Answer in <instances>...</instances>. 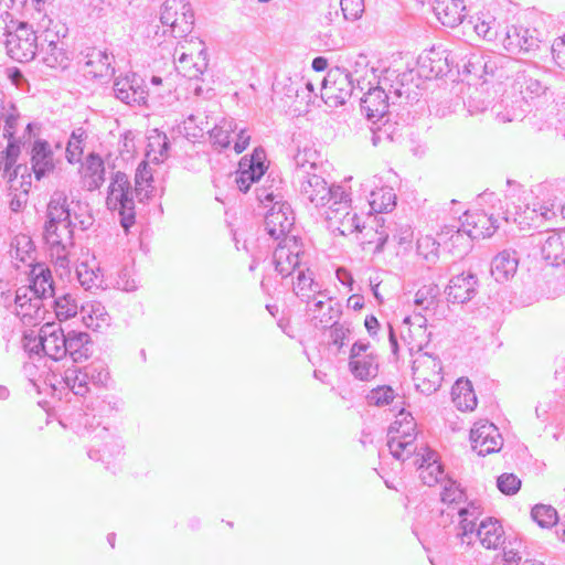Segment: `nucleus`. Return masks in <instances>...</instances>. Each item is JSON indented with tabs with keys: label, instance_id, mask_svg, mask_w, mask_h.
Wrapping results in <instances>:
<instances>
[{
	"label": "nucleus",
	"instance_id": "49530a36",
	"mask_svg": "<svg viewBox=\"0 0 565 565\" xmlns=\"http://www.w3.org/2000/svg\"><path fill=\"white\" fill-rule=\"evenodd\" d=\"M519 63L504 55L484 54L483 61V83L490 78H502L508 76V72L512 71Z\"/></svg>",
	"mask_w": 565,
	"mask_h": 565
},
{
	"label": "nucleus",
	"instance_id": "6e6552de",
	"mask_svg": "<svg viewBox=\"0 0 565 565\" xmlns=\"http://www.w3.org/2000/svg\"><path fill=\"white\" fill-rule=\"evenodd\" d=\"M35 125L29 122L25 127L23 138H28L23 146L30 157L29 172L34 174L36 180L50 175L60 163V158L56 157L55 151H60L62 146L60 142L54 146L47 140L42 138L32 139L33 129Z\"/></svg>",
	"mask_w": 565,
	"mask_h": 565
},
{
	"label": "nucleus",
	"instance_id": "f3484780",
	"mask_svg": "<svg viewBox=\"0 0 565 565\" xmlns=\"http://www.w3.org/2000/svg\"><path fill=\"white\" fill-rule=\"evenodd\" d=\"M459 67L457 55L441 46L422 53L417 60V73L425 79L445 76Z\"/></svg>",
	"mask_w": 565,
	"mask_h": 565
},
{
	"label": "nucleus",
	"instance_id": "f8f14e48",
	"mask_svg": "<svg viewBox=\"0 0 565 565\" xmlns=\"http://www.w3.org/2000/svg\"><path fill=\"white\" fill-rule=\"evenodd\" d=\"M210 143L213 149L222 151L231 147L236 153H242L249 145L250 134L245 127H239L234 118L222 117L213 121L210 130Z\"/></svg>",
	"mask_w": 565,
	"mask_h": 565
},
{
	"label": "nucleus",
	"instance_id": "2f4dec72",
	"mask_svg": "<svg viewBox=\"0 0 565 565\" xmlns=\"http://www.w3.org/2000/svg\"><path fill=\"white\" fill-rule=\"evenodd\" d=\"M412 370L414 380L428 382L427 391H436L441 380V363L437 358L427 354L420 355L414 360Z\"/></svg>",
	"mask_w": 565,
	"mask_h": 565
},
{
	"label": "nucleus",
	"instance_id": "a19ab883",
	"mask_svg": "<svg viewBox=\"0 0 565 565\" xmlns=\"http://www.w3.org/2000/svg\"><path fill=\"white\" fill-rule=\"evenodd\" d=\"M541 244L542 257L551 266L565 264V230L547 233Z\"/></svg>",
	"mask_w": 565,
	"mask_h": 565
},
{
	"label": "nucleus",
	"instance_id": "6e6d98bb",
	"mask_svg": "<svg viewBox=\"0 0 565 565\" xmlns=\"http://www.w3.org/2000/svg\"><path fill=\"white\" fill-rule=\"evenodd\" d=\"M440 289L436 284L422 286L415 294L414 303L423 311H434L438 303Z\"/></svg>",
	"mask_w": 565,
	"mask_h": 565
},
{
	"label": "nucleus",
	"instance_id": "b1692460",
	"mask_svg": "<svg viewBox=\"0 0 565 565\" xmlns=\"http://www.w3.org/2000/svg\"><path fill=\"white\" fill-rule=\"evenodd\" d=\"M388 76L380 79L377 86L369 85L367 92L359 97L361 110L369 120L376 121L382 119L388 109L391 95L386 93Z\"/></svg>",
	"mask_w": 565,
	"mask_h": 565
},
{
	"label": "nucleus",
	"instance_id": "ea45409f",
	"mask_svg": "<svg viewBox=\"0 0 565 565\" xmlns=\"http://www.w3.org/2000/svg\"><path fill=\"white\" fill-rule=\"evenodd\" d=\"M303 87V78L299 75L279 74L273 83V94L286 105L300 97Z\"/></svg>",
	"mask_w": 565,
	"mask_h": 565
},
{
	"label": "nucleus",
	"instance_id": "c9c22d12",
	"mask_svg": "<svg viewBox=\"0 0 565 565\" xmlns=\"http://www.w3.org/2000/svg\"><path fill=\"white\" fill-rule=\"evenodd\" d=\"M345 65L341 67L356 84L359 93H362L371 85L370 77L373 76V68L370 67V61L365 54L359 53L345 57Z\"/></svg>",
	"mask_w": 565,
	"mask_h": 565
},
{
	"label": "nucleus",
	"instance_id": "58836bf2",
	"mask_svg": "<svg viewBox=\"0 0 565 565\" xmlns=\"http://www.w3.org/2000/svg\"><path fill=\"white\" fill-rule=\"evenodd\" d=\"M66 345V356L68 355L74 363H82L88 360L94 352V343L90 335L83 331H67Z\"/></svg>",
	"mask_w": 565,
	"mask_h": 565
},
{
	"label": "nucleus",
	"instance_id": "20e7f679",
	"mask_svg": "<svg viewBox=\"0 0 565 565\" xmlns=\"http://www.w3.org/2000/svg\"><path fill=\"white\" fill-rule=\"evenodd\" d=\"M109 380L110 374L107 364L102 360H96L84 367L72 365L60 375L52 374L50 381L54 393L62 394L63 391H67L66 395L72 393L77 397L75 403H81L79 398H84L83 402L89 398L92 387H107Z\"/></svg>",
	"mask_w": 565,
	"mask_h": 565
},
{
	"label": "nucleus",
	"instance_id": "1a4fd4ad",
	"mask_svg": "<svg viewBox=\"0 0 565 565\" xmlns=\"http://www.w3.org/2000/svg\"><path fill=\"white\" fill-rule=\"evenodd\" d=\"M66 335L67 332L60 323L46 322L41 327L36 337L24 333L22 345L30 353H43L54 361H60L66 356Z\"/></svg>",
	"mask_w": 565,
	"mask_h": 565
},
{
	"label": "nucleus",
	"instance_id": "aec40b11",
	"mask_svg": "<svg viewBox=\"0 0 565 565\" xmlns=\"http://www.w3.org/2000/svg\"><path fill=\"white\" fill-rule=\"evenodd\" d=\"M370 350V342L355 341L350 350L349 370L360 381H371L379 373L377 355Z\"/></svg>",
	"mask_w": 565,
	"mask_h": 565
},
{
	"label": "nucleus",
	"instance_id": "e2e57ef3",
	"mask_svg": "<svg viewBox=\"0 0 565 565\" xmlns=\"http://www.w3.org/2000/svg\"><path fill=\"white\" fill-rule=\"evenodd\" d=\"M81 7L86 19L96 22L108 14L109 3L106 0H81Z\"/></svg>",
	"mask_w": 565,
	"mask_h": 565
},
{
	"label": "nucleus",
	"instance_id": "09e8293b",
	"mask_svg": "<svg viewBox=\"0 0 565 565\" xmlns=\"http://www.w3.org/2000/svg\"><path fill=\"white\" fill-rule=\"evenodd\" d=\"M499 547L502 553L494 557V565H520L523 557V542L516 535H509V539Z\"/></svg>",
	"mask_w": 565,
	"mask_h": 565
},
{
	"label": "nucleus",
	"instance_id": "13d9d810",
	"mask_svg": "<svg viewBox=\"0 0 565 565\" xmlns=\"http://www.w3.org/2000/svg\"><path fill=\"white\" fill-rule=\"evenodd\" d=\"M87 139V134L84 128L79 127L72 131L68 139L65 153L67 161L73 164L81 161L84 152V143Z\"/></svg>",
	"mask_w": 565,
	"mask_h": 565
},
{
	"label": "nucleus",
	"instance_id": "ddd939ff",
	"mask_svg": "<svg viewBox=\"0 0 565 565\" xmlns=\"http://www.w3.org/2000/svg\"><path fill=\"white\" fill-rule=\"evenodd\" d=\"M358 92L356 84L340 66L330 68L321 84V97L330 107L344 105Z\"/></svg>",
	"mask_w": 565,
	"mask_h": 565
},
{
	"label": "nucleus",
	"instance_id": "3c124183",
	"mask_svg": "<svg viewBox=\"0 0 565 565\" xmlns=\"http://www.w3.org/2000/svg\"><path fill=\"white\" fill-rule=\"evenodd\" d=\"M38 54L42 62L49 67H62L67 65L68 56L64 41L52 44H39Z\"/></svg>",
	"mask_w": 565,
	"mask_h": 565
},
{
	"label": "nucleus",
	"instance_id": "4be33fe9",
	"mask_svg": "<svg viewBox=\"0 0 565 565\" xmlns=\"http://www.w3.org/2000/svg\"><path fill=\"white\" fill-rule=\"evenodd\" d=\"M294 221L295 217L289 205L275 203L265 215V231L271 238L279 241L277 246L285 243V239L288 237H295L301 244L297 236L289 235Z\"/></svg>",
	"mask_w": 565,
	"mask_h": 565
},
{
	"label": "nucleus",
	"instance_id": "a18cd8bd",
	"mask_svg": "<svg viewBox=\"0 0 565 565\" xmlns=\"http://www.w3.org/2000/svg\"><path fill=\"white\" fill-rule=\"evenodd\" d=\"M62 209L65 211L62 215L66 221H71L73 228H81L82 231L92 225V216L88 211V205L81 201L72 200L68 202L64 193V202Z\"/></svg>",
	"mask_w": 565,
	"mask_h": 565
},
{
	"label": "nucleus",
	"instance_id": "39448f33",
	"mask_svg": "<svg viewBox=\"0 0 565 565\" xmlns=\"http://www.w3.org/2000/svg\"><path fill=\"white\" fill-rule=\"evenodd\" d=\"M479 515V507L475 503L459 508L457 511L458 524L455 527L456 537L461 544L466 545H471L477 537L483 547L488 550L499 548L509 539V535H505L501 523L493 518L482 520L476 529V521Z\"/></svg>",
	"mask_w": 565,
	"mask_h": 565
},
{
	"label": "nucleus",
	"instance_id": "9b49d317",
	"mask_svg": "<svg viewBox=\"0 0 565 565\" xmlns=\"http://www.w3.org/2000/svg\"><path fill=\"white\" fill-rule=\"evenodd\" d=\"M415 429L416 423L412 415L402 411L387 431V447L395 459L404 461L415 454Z\"/></svg>",
	"mask_w": 565,
	"mask_h": 565
},
{
	"label": "nucleus",
	"instance_id": "bb28decb",
	"mask_svg": "<svg viewBox=\"0 0 565 565\" xmlns=\"http://www.w3.org/2000/svg\"><path fill=\"white\" fill-rule=\"evenodd\" d=\"M114 95L127 105H143L148 97V90L143 79L135 73L115 78Z\"/></svg>",
	"mask_w": 565,
	"mask_h": 565
},
{
	"label": "nucleus",
	"instance_id": "5701e85b",
	"mask_svg": "<svg viewBox=\"0 0 565 565\" xmlns=\"http://www.w3.org/2000/svg\"><path fill=\"white\" fill-rule=\"evenodd\" d=\"M471 447L479 456H487L500 451L503 438L498 427L489 420L475 423L470 430Z\"/></svg>",
	"mask_w": 565,
	"mask_h": 565
},
{
	"label": "nucleus",
	"instance_id": "5fc2aeb1",
	"mask_svg": "<svg viewBox=\"0 0 565 565\" xmlns=\"http://www.w3.org/2000/svg\"><path fill=\"white\" fill-rule=\"evenodd\" d=\"M33 24H36L38 32L41 31V42L39 44H52L55 42L63 41L66 34V28L60 23H54L52 19L47 17V21L30 20Z\"/></svg>",
	"mask_w": 565,
	"mask_h": 565
},
{
	"label": "nucleus",
	"instance_id": "4d7b16f0",
	"mask_svg": "<svg viewBox=\"0 0 565 565\" xmlns=\"http://www.w3.org/2000/svg\"><path fill=\"white\" fill-rule=\"evenodd\" d=\"M76 275L79 284L87 290L99 288L103 284L100 268L88 263H81L76 268Z\"/></svg>",
	"mask_w": 565,
	"mask_h": 565
},
{
	"label": "nucleus",
	"instance_id": "f03ea898",
	"mask_svg": "<svg viewBox=\"0 0 565 565\" xmlns=\"http://www.w3.org/2000/svg\"><path fill=\"white\" fill-rule=\"evenodd\" d=\"M302 257V244L295 237H288L285 243L275 248L271 263L282 278L297 273L296 279H292V291L301 302L307 305L327 289H322L321 285L315 280V273L303 264Z\"/></svg>",
	"mask_w": 565,
	"mask_h": 565
},
{
	"label": "nucleus",
	"instance_id": "dca6fc26",
	"mask_svg": "<svg viewBox=\"0 0 565 565\" xmlns=\"http://www.w3.org/2000/svg\"><path fill=\"white\" fill-rule=\"evenodd\" d=\"M160 22L169 28L172 36H185L192 31L194 24L191 4L185 0H166L161 6Z\"/></svg>",
	"mask_w": 565,
	"mask_h": 565
},
{
	"label": "nucleus",
	"instance_id": "72a5a7b5",
	"mask_svg": "<svg viewBox=\"0 0 565 565\" xmlns=\"http://www.w3.org/2000/svg\"><path fill=\"white\" fill-rule=\"evenodd\" d=\"M30 295L45 301L55 296L54 282L51 270L43 264H36L30 271Z\"/></svg>",
	"mask_w": 565,
	"mask_h": 565
},
{
	"label": "nucleus",
	"instance_id": "052dcab7",
	"mask_svg": "<svg viewBox=\"0 0 565 565\" xmlns=\"http://www.w3.org/2000/svg\"><path fill=\"white\" fill-rule=\"evenodd\" d=\"M531 516L539 526L546 529L552 527L558 521L557 511L546 504H536L531 511Z\"/></svg>",
	"mask_w": 565,
	"mask_h": 565
},
{
	"label": "nucleus",
	"instance_id": "4468645a",
	"mask_svg": "<svg viewBox=\"0 0 565 565\" xmlns=\"http://www.w3.org/2000/svg\"><path fill=\"white\" fill-rule=\"evenodd\" d=\"M29 22L20 21L14 32L9 34L3 44L7 54L19 63H28L35 58L39 51V36Z\"/></svg>",
	"mask_w": 565,
	"mask_h": 565
},
{
	"label": "nucleus",
	"instance_id": "423d86ee",
	"mask_svg": "<svg viewBox=\"0 0 565 565\" xmlns=\"http://www.w3.org/2000/svg\"><path fill=\"white\" fill-rule=\"evenodd\" d=\"M64 202V192L55 191L50 199L46 212V222L44 225L43 237L50 246L52 255L61 266L67 263L68 248L73 246V232L71 221H66L62 215L65 211L62 209Z\"/></svg>",
	"mask_w": 565,
	"mask_h": 565
},
{
	"label": "nucleus",
	"instance_id": "473e14b6",
	"mask_svg": "<svg viewBox=\"0 0 565 565\" xmlns=\"http://www.w3.org/2000/svg\"><path fill=\"white\" fill-rule=\"evenodd\" d=\"M6 150L0 153V171H3V177L7 179L9 190L14 192L29 193L32 185V177L29 168L25 164H18L12 169L17 161L7 164L3 158Z\"/></svg>",
	"mask_w": 565,
	"mask_h": 565
},
{
	"label": "nucleus",
	"instance_id": "f704fd0d",
	"mask_svg": "<svg viewBox=\"0 0 565 565\" xmlns=\"http://www.w3.org/2000/svg\"><path fill=\"white\" fill-rule=\"evenodd\" d=\"M20 119V113L18 111L15 105L9 106L8 111L3 116V136L8 139V146L6 148V153L3 158L7 160V164H10L12 161H17L21 153V141L17 139L14 136L17 134V127Z\"/></svg>",
	"mask_w": 565,
	"mask_h": 565
},
{
	"label": "nucleus",
	"instance_id": "7ed1b4c3",
	"mask_svg": "<svg viewBox=\"0 0 565 565\" xmlns=\"http://www.w3.org/2000/svg\"><path fill=\"white\" fill-rule=\"evenodd\" d=\"M294 183L305 203L320 211L332 200L335 190L341 185L329 184L323 177L322 168L318 164L319 154L312 148L299 150L295 157Z\"/></svg>",
	"mask_w": 565,
	"mask_h": 565
},
{
	"label": "nucleus",
	"instance_id": "f257e3e1",
	"mask_svg": "<svg viewBox=\"0 0 565 565\" xmlns=\"http://www.w3.org/2000/svg\"><path fill=\"white\" fill-rule=\"evenodd\" d=\"M96 415L93 414L92 420L88 413L81 411H71L62 413L60 424L72 429L82 437H90L87 455L92 460L100 461L107 469L119 461L124 456V445L121 439L113 434L110 429L102 425L98 420L95 425Z\"/></svg>",
	"mask_w": 565,
	"mask_h": 565
},
{
	"label": "nucleus",
	"instance_id": "7c9ffc66",
	"mask_svg": "<svg viewBox=\"0 0 565 565\" xmlns=\"http://www.w3.org/2000/svg\"><path fill=\"white\" fill-rule=\"evenodd\" d=\"M478 279L472 273H462L452 277L446 287L448 301L452 303H466L477 294Z\"/></svg>",
	"mask_w": 565,
	"mask_h": 565
},
{
	"label": "nucleus",
	"instance_id": "0eeeda50",
	"mask_svg": "<svg viewBox=\"0 0 565 565\" xmlns=\"http://www.w3.org/2000/svg\"><path fill=\"white\" fill-rule=\"evenodd\" d=\"M350 203V195L341 188L335 190V194L326 207L319 211L329 231L347 236L366 228L361 224L358 213L352 211Z\"/></svg>",
	"mask_w": 565,
	"mask_h": 565
},
{
	"label": "nucleus",
	"instance_id": "37998d69",
	"mask_svg": "<svg viewBox=\"0 0 565 565\" xmlns=\"http://www.w3.org/2000/svg\"><path fill=\"white\" fill-rule=\"evenodd\" d=\"M433 9L438 21L449 28L460 24L465 17L462 0H435Z\"/></svg>",
	"mask_w": 565,
	"mask_h": 565
},
{
	"label": "nucleus",
	"instance_id": "de8ad7c7",
	"mask_svg": "<svg viewBox=\"0 0 565 565\" xmlns=\"http://www.w3.org/2000/svg\"><path fill=\"white\" fill-rule=\"evenodd\" d=\"M83 323L94 331H98L109 324V315L100 302H86L81 306Z\"/></svg>",
	"mask_w": 565,
	"mask_h": 565
},
{
	"label": "nucleus",
	"instance_id": "c85d7f7f",
	"mask_svg": "<svg viewBox=\"0 0 565 565\" xmlns=\"http://www.w3.org/2000/svg\"><path fill=\"white\" fill-rule=\"evenodd\" d=\"M122 406L124 402L120 397L115 395H105L103 398L89 397L87 401L81 402V406L74 404L73 406L66 407L63 413L81 411L82 413H88L90 420L93 418V414H95L96 419L94 424L96 425L98 420L103 423L104 417H109L120 412Z\"/></svg>",
	"mask_w": 565,
	"mask_h": 565
},
{
	"label": "nucleus",
	"instance_id": "9d476101",
	"mask_svg": "<svg viewBox=\"0 0 565 565\" xmlns=\"http://www.w3.org/2000/svg\"><path fill=\"white\" fill-rule=\"evenodd\" d=\"M107 207L110 211L118 212L120 225L128 231L136 221L134 192L126 173L117 171L108 186L106 198Z\"/></svg>",
	"mask_w": 565,
	"mask_h": 565
},
{
	"label": "nucleus",
	"instance_id": "e433bc0d",
	"mask_svg": "<svg viewBox=\"0 0 565 565\" xmlns=\"http://www.w3.org/2000/svg\"><path fill=\"white\" fill-rule=\"evenodd\" d=\"M81 179L87 191L98 190L105 182V164L102 157L90 152L82 164Z\"/></svg>",
	"mask_w": 565,
	"mask_h": 565
},
{
	"label": "nucleus",
	"instance_id": "4c0bfd02",
	"mask_svg": "<svg viewBox=\"0 0 565 565\" xmlns=\"http://www.w3.org/2000/svg\"><path fill=\"white\" fill-rule=\"evenodd\" d=\"M416 458L418 465L419 478L424 484L433 487L441 483L447 476L444 473L441 463L437 461V455L430 449H424V452Z\"/></svg>",
	"mask_w": 565,
	"mask_h": 565
},
{
	"label": "nucleus",
	"instance_id": "c756f323",
	"mask_svg": "<svg viewBox=\"0 0 565 565\" xmlns=\"http://www.w3.org/2000/svg\"><path fill=\"white\" fill-rule=\"evenodd\" d=\"M522 100L518 99L512 90L508 88L502 94L501 99L491 106V114L502 124L522 120L529 113L525 103Z\"/></svg>",
	"mask_w": 565,
	"mask_h": 565
},
{
	"label": "nucleus",
	"instance_id": "6ab92c4d",
	"mask_svg": "<svg viewBox=\"0 0 565 565\" xmlns=\"http://www.w3.org/2000/svg\"><path fill=\"white\" fill-rule=\"evenodd\" d=\"M306 315L315 328L327 329L340 319L342 306L327 290L307 303Z\"/></svg>",
	"mask_w": 565,
	"mask_h": 565
},
{
	"label": "nucleus",
	"instance_id": "69168bd1",
	"mask_svg": "<svg viewBox=\"0 0 565 565\" xmlns=\"http://www.w3.org/2000/svg\"><path fill=\"white\" fill-rule=\"evenodd\" d=\"M9 3L6 0H0V43H6L9 34L14 32L15 25L19 24L14 21L11 13L9 12ZM12 8V4H11Z\"/></svg>",
	"mask_w": 565,
	"mask_h": 565
},
{
	"label": "nucleus",
	"instance_id": "412c9836",
	"mask_svg": "<svg viewBox=\"0 0 565 565\" xmlns=\"http://www.w3.org/2000/svg\"><path fill=\"white\" fill-rule=\"evenodd\" d=\"M509 88L518 99H523L527 111L531 109V104L543 96L547 89L546 85L536 77L534 67L518 70Z\"/></svg>",
	"mask_w": 565,
	"mask_h": 565
},
{
	"label": "nucleus",
	"instance_id": "8fccbe9b",
	"mask_svg": "<svg viewBox=\"0 0 565 565\" xmlns=\"http://www.w3.org/2000/svg\"><path fill=\"white\" fill-rule=\"evenodd\" d=\"M451 395L456 407L460 411H473L477 406V396L469 380H457Z\"/></svg>",
	"mask_w": 565,
	"mask_h": 565
},
{
	"label": "nucleus",
	"instance_id": "c03bdc74",
	"mask_svg": "<svg viewBox=\"0 0 565 565\" xmlns=\"http://www.w3.org/2000/svg\"><path fill=\"white\" fill-rule=\"evenodd\" d=\"M213 114V110H198L195 114H191L183 121V131L185 137L188 139H196L202 137L205 131L210 135L213 121L217 119Z\"/></svg>",
	"mask_w": 565,
	"mask_h": 565
},
{
	"label": "nucleus",
	"instance_id": "bf43d9fd",
	"mask_svg": "<svg viewBox=\"0 0 565 565\" xmlns=\"http://www.w3.org/2000/svg\"><path fill=\"white\" fill-rule=\"evenodd\" d=\"M443 490L440 492V500L446 504H459L465 500V490L460 483L451 478H445L441 482Z\"/></svg>",
	"mask_w": 565,
	"mask_h": 565
},
{
	"label": "nucleus",
	"instance_id": "0e129e2a",
	"mask_svg": "<svg viewBox=\"0 0 565 565\" xmlns=\"http://www.w3.org/2000/svg\"><path fill=\"white\" fill-rule=\"evenodd\" d=\"M193 56L192 54H188L184 51L175 50V67L179 73H182L183 76L189 78L198 77L199 74H202V70L196 66V64L192 63Z\"/></svg>",
	"mask_w": 565,
	"mask_h": 565
},
{
	"label": "nucleus",
	"instance_id": "cd10ccee",
	"mask_svg": "<svg viewBox=\"0 0 565 565\" xmlns=\"http://www.w3.org/2000/svg\"><path fill=\"white\" fill-rule=\"evenodd\" d=\"M266 152L263 148L254 149L249 159L242 158L236 177V184L239 191L246 193L250 185L260 180L265 174Z\"/></svg>",
	"mask_w": 565,
	"mask_h": 565
},
{
	"label": "nucleus",
	"instance_id": "680f3d73",
	"mask_svg": "<svg viewBox=\"0 0 565 565\" xmlns=\"http://www.w3.org/2000/svg\"><path fill=\"white\" fill-rule=\"evenodd\" d=\"M148 148L154 153L153 161L162 162L169 156L170 141L166 134L154 130L149 137Z\"/></svg>",
	"mask_w": 565,
	"mask_h": 565
},
{
	"label": "nucleus",
	"instance_id": "a211bd4d",
	"mask_svg": "<svg viewBox=\"0 0 565 565\" xmlns=\"http://www.w3.org/2000/svg\"><path fill=\"white\" fill-rule=\"evenodd\" d=\"M79 63L85 75L109 79L115 74V56L106 47L90 46L81 52Z\"/></svg>",
	"mask_w": 565,
	"mask_h": 565
},
{
	"label": "nucleus",
	"instance_id": "79ce46f5",
	"mask_svg": "<svg viewBox=\"0 0 565 565\" xmlns=\"http://www.w3.org/2000/svg\"><path fill=\"white\" fill-rule=\"evenodd\" d=\"M518 267V253L512 249H504L492 259L491 275L498 282H504L515 275Z\"/></svg>",
	"mask_w": 565,
	"mask_h": 565
},
{
	"label": "nucleus",
	"instance_id": "a878e982",
	"mask_svg": "<svg viewBox=\"0 0 565 565\" xmlns=\"http://www.w3.org/2000/svg\"><path fill=\"white\" fill-rule=\"evenodd\" d=\"M14 313L24 324H38L45 318V303L30 295V288L19 287L15 291Z\"/></svg>",
	"mask_w": 565,
	"mask_h": 565
},
{
	"label": "nucleus",
	"instance_id": "2eb2a0df",
	"mask_svg": "<svg viewBox=\"0 0 565 565\" xmlns=\"http://www.w3.org/2000/svg\"><path fill=\"white\" fill-rule=\"evenodd\" d=\"M500 220L509 221L508 213L502 212L495 214L494 212L475 211L465 212L461 226L456 231L451 230L457 237L462 233L467 234L471 239H479L490 237L499 227Z\"/></svg>",
	"mask_w": 565,
	"mask_h": 565
},
{
	"label": "nucleus",
	"instance_id": "603ef678",
	"mask_svg": "<svg viewBox=\"0 0 565 565\" xmlns=\"http://www.w3.org/2000/svg\"><path fill=\"white\" fill-rule=\"evenodd\" d=\"M53 298L50 306L54 309L55 317L60 322L76 317L78 310L81 311L76 298L71 294H64L58 297L54 296Z\"/></svg>",
	"mask_w": 565,
	"mask_h": 565
},
{
	"label": "nucleus",
	"instance_id": "864d4df0",
	"mask_svg": "<svg viewBox=\"0 0 565 565\" xmlns=\"http://www.w3.org/2000/svg\"><path fill=\"white\" fill-rule=\"evenodd\" d=\"M396 195L393 189L385 186L374 190L370 193L369 205L373 213H386L391 211L396 202Z\"/></svg>",
	"mask_w": 565,
	"mask_h": 565
},
{
	"label": "nucleus",
	"instance_id": "774afa93",
	"mask_svg": "<svg viewBox=\"0 0 565 565\" xmlns=\"http://www.w3.org/2000/svg\"><path fill=\"white\" fill-rule=\"evenodd\" d=\"M395 397L394 391L391 386L383 385L376 388H373L367 394V402L371 405L375 406H385L393 402Z\"/></svg>",
	"mask_w": 565,
	"mask_h": 565
},
{
	"label": "nucleus",
	"instance_id": "393cba45",
	"mask_svg": "<svg viewBox=\"0 0 565 565\" xmlns=\"http://www.w3.org/2000/svg\"><path fill=\"white\" fill-rule=\"evenodd\" d=\"M541 39L536 29L523 25L507 26L502 40L503 47L512 54L529 53L540 47Z\"/></svg>",
	"mask_w": 565,
	"mask_h": 565
},
{
	"label": "nucleus",
	"instance_id": "338daca9",
	"mask_svg": "<svg viewBox=\"0 0 565 565\" xmlns=\"http://www.w3.org/2000/svg\"><path fill=\"white\" fill-rule=\"evenodd\" d=\"M385 76L390 77V81L387 82V86H386V93L391 95L390 99H392V100L399 99L404 96L406 99H408L409 90H411L409 86L405 85L403 83V79L402 81L398 79L399 75H395L394 71L393 72L387 71ZM392 103L394 104L395 102H392Z\"/></svg>",
	"mask_w": 565,
	"mask_h": 565
}]
</instances>
